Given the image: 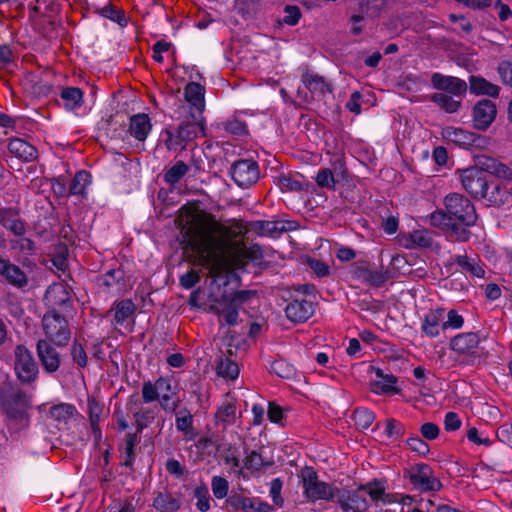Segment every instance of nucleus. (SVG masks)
Listing matches in <instances>:
<instances>
[{
  "label": "nucleus",
  "mask_w": 512,
  "mask_h": 512,
  "mask_svg": "<svg viewBox=\"0 0 512 512\" xmlns=\"http://www.w3.org/2000/svg\"><path fill=\"white\" fill-rule=\"evenodd\" d=\"M153 506L161 512H175L180 508V502L169 493H159L154 501Z\"/></svg>",
  "instance_id": "nucleus-37"
},
{
  "label": "nucleus",
  "mask_w": 512,
  "mask_h": 512,
  "mask_svg": "<svg viewBox=\"0 0 512 512\" xmlns=\"http://www.w3.org/2000/svg\"><path fill=\"white\" fill-rule=\"evenodd\" d=\"M303 263L306 264L317 277L323 278L330 274V266L322 260L307 256Z\"/></svg>",
  "instance_id": "nucleus-50"
},
{
  "label": "nucleus",
  "mask_w": 512,
  "mask_h": 512,
  "mask_svg": "<svg viewBox=\"0 0 512 512\" xmlns=\"http://www.w3.org/2000/svg\"><path fill=\"white\" fill-rule=\"evenodd\" d=\"M479 342L478 334L473 332L461 333L451 339L450 348L459 354L471 353L473 349L478 347Z\"/></svg>",
  "instance_id": "nucleus-20"
},
{
  "label": "nucleus",
  "mask_w": 512,
  "mask_h": 512,
  "mask_svg": "<svg viewBox=\"0 0 512 512\" xmlns=\"http://www.w3.org/2000/svg\"><path fill=\"white\" fill-rule=\"evenodd\" d=\"M217 374L221 377L234 380L239 375L238 365L228 358L220 359L217 364Z\"/></svg>",
  "instance_id": "nucleus-45"
},
{
  "label": "nucleus",
  "mask_w": 512,
  "mask_h": 512,
  "mask_svg": "<svg viewBox=\"0 0 512 512\" xmlns=\"http://www.w3.org/2000/svg\"><path fill=\"white\" fill-rule=\"evenodd\" d=\"M394 275L389 269L385 271L369 270L364 282L373 287H381L387 280L393 278Z\"/></svg>",
  "instance_id": "nucleus-48"
},
{
  "label": "nucleus",
  "mask_w": 512,
  "mask_h": 512,
  "mask_svg": "<svg viewBox=\"0 0 512 512\" xmlns=\"http://www.w3.org/2000/svg\"><path fill=\"white\" fill-rule=\"evenodd\" d=\"M71 356L79 367L84 368L87 366V354L82 344L78 343L76 340L71 347Z\"/></svg>",
  "instance_id": "nucleus-59"
},
{
  "label": "nucleus",
  "mask_w": 512,
  "mask_h": 512,
  "mask_svg": "<svg viewBox=\"0 0 512 512\" xmlns=\"http://www.w3.org/2000/svg\"><path fill=\"white\" fill-rule=\"evenodd\" d=\"M244 468L259 471L264 468V459L261 454L251 451L244 459Z\"/></svg>",
  "instance_id": "nucleus-56"
},
{
  "label": "nucleus",
  "mask_w": 512,
  "mask_h": 512,
  "mask_svg": "<svg viewBox=\"0 0 512 512\" xmlns=\"http://www.w3.org/2000/svg\"><path fill=\"white\" fill-rule=\"evenodd\" d=\"M431 100L447 113H455L461 107V101L454 100L451 96L444 93H434Z\"/></svg>",
  "instance_id": "nucleus-42"
},
{
  "label": "nucleus",
  "mask_w": 512,
  "mask_h": 512,
  "mask_svg": "<svg viewBox=\"0 0 512 512\" xmlns=\"http://www.w3.org/2000/svg\"><path fill=\"white\" fill-rule=\"evenodd\" d=\"M271 371L281 378H290L293 374V368L283 360H275L271 364Z\"/></svg>",
  "instance_id": "nucleus-63"
},
{
  "label": "nucleus",
  "mask_w": 512,
  "mask_h": 512,
  "mask_svg": "<svg viewBox=\"0 0 512 512\" xmlns=\"http://www.w3.org/2000/svg\"><path fill=\"white\" fill-rule=\"evenodd\" d=\"M431 83L435 89L448 92L457 97L465 95L468 89V85L464 80L440 73H434L431 76Z\"/></svg>",
  "instance_id": "nucleus-14"
},
{
  "label": "nucleus",
  "mask_w": 512,
  "mask_h": 512,
  "mask_svg": "<svg viewBox=\"0 0 512 512\" xmlns=\"http://www.w3.org/2000/svg\"><path fill=\"white\" fill-rule=\"evenodd\" d=\"M235 412L236 407L232 403H227L218 408L215 418L218 423H222L223 427L226 428L228 425H231L235 421Z\"/></svg>",
  "instance_id": "nucleus-46"
},
{
  "label": "nucleus",
  "mask_w": 512,
  "mask_h": 512,
  "mask_svg": "<svg viewBox=\"0 0 512 512\" xmlns=\"http://www.w3.org/2000/svg\"><path fill=\"white\" fill-rule=\"evenodd\" d=\"M31 400L32 396L16 384L4 382L0 386V405L9 431L19 432L29 426Z\"/></svg>",
  "instance_id": "nucleus-2"
},
{
  "label": "nucleus",
  "mask_w": 512,
  "mask_h": 512,
  "mask_svg": "<svg viewBox=\"0 0 512 512\" xmlns=\"http://www.w3.org/2000/svg\"><path fill=\"white\" fill-rule=\"evenodd\" d=\"M230 174L239 187H250L259 179L258 163L249 159L235 161L231 166Z\"/></svg>",
  "instance_id": "nucleus-11"
},
{
  "label": "nucleus",
  "mask_w": 512,
  "mask_h": 512,
  "mask_svg": "<svg viewBox=\"0 0 512 512\" xmlns=\"http://www.w3.org/2000/svg\"><path fill=\"white\" fill-rule=\"evenodd\" d=\"M95 12L101 16L116 22L121 27H126L128 24V18L123 9L117 8L112 3H107L103 8H96Z\"/></svg>",
  "instance_id": "nucleus-31"
},
{
  "label": "nucleus",
  "mask_w": 512,
  "mask_h": 512,
  "mask_svg": "<svg viewBox=\"0 0 512 512\" xmlns=\"http://www.w3.org/2000/svg\"><path fill=\"white\" fill-rule=\"evenodd\" d=\"M335 498L337 499L340 507L346 512L350 510H352V512L360 511L361 504L366 505V499L359 496L356 492L336 488Z\"/></svg>",
  "instance_id": "nucleus-26"
},
{
  "label": "nucleus",
  "mask_w": 512,
  "mask_h": 512,
  "mask_svg": "<svg viewBox=\"0 0 512 512\" xmlns=\"http://www.w3.org/2000/svg\"><path fill=\"white\" fill-rule=\"evenodd\" d=\"M14 354V369L17 378L25 384L34 382L37 379L39 370L32 353L24 345L20 344L15 347Z\"/></svg>",
  "instance_id": "nucleus-8"
},
{
  "label": "nucleus",
  "mask_w": 512,
  "mask_h": 512,
  "mask_svg": "<svg viewBox=\"0 0 512 512\" xmlns=\"http://www.w3.org/2000/svg\"><path fill=\"white\" fill-rule=\"evenodd\" d=\"M441 136L446 141L453 143L456 146L463 149L481 150L486 148L490 143L488 137L470 131H466L462 128L445 127L441 131Z\"/></svg>",
  "instance_id": "nucleus-7"
},
{
  "label": "nucleus",
  "mask_w": 512,
  "mask_h": 512,
  "mask_svg": "<svg viewBox=\"0 0 512 512\" xmlns=\"http://www.w3.org/2000/svg\"><path fill=\"white\" fill-rule=\"evenodd\" d=\"M211 488L213 495L217 499L228 497L229 482L225 478L221 476H214L211 481Z\"/></svg>",
  "instance_id": "nucleus-52"
},
{
  "label": "nucleus",
  "mask_w": 512,
  "mask_h": 512,
  "mask_svg": "<svg viewBox=\"0 0 512 512\" xmlns=\"http://www.w3.org/2000/svg\"><path fill=\"white\" fill-rule=\"evenodd\" d=\"M194 497L197 499L196 507L200 512H207L210 509L211 497L209 495L208 487L201 484L194 489Z\"/></svg>",
  "instance_id": "nucleus-47"
},
{
  "label": "nucleus",
  "mask_w": 512,
  "mask_h": 512,
  "mask_svg": "<svg viewBox=\"0 0 512 512\" xmlns=\"http://www.w3.org/2000/svg\"><path fill=\"white\" fill-rule=\"evenodd\" d=\"M0 275L5 280L18 288L27 285L28 279L25 272L19 266L12 264L10 260L4 259L0 256Z\"/></svg>",
  "instance_id": "nucleus-18"
},
{
  "label": "nucleus",
  "mask_w": 512,
  "mask_h": 512,
  "mask_svg": "<svg viewBox=\"0 0 512 512\" xmlns=\"http://www.w3.org/2000/svg\"><path fill=\"white\" fill-rule=\"evenodd\" d=\"M469 90L475 95H486L497 98L500 93V87L495 85L481 76L471 75L469 77Z\"/></svg>",
  "instance_id": "nucleus-23"
},
{
  "label": "nucleus",
  "mask_w": 512,
  "mask_h": 512,
  "mask_svg": "<svg viewBox=\"0 0 512 512\" xmlns=\"http://www.w3.org/2000/svg\"><path fill=\"white\" fill-rule=\"evenodd\" d=\"M49 415L55 421L64 422L66 424L70 418L77 416L78 412L74 405L60 403L50 407Z\"/></svg>",
  "instance_id": "nucleus-32"
},
{
  "label": "nucleus",
  "mask_w": 512,
  "mask_h": 512,
  "mask_svg": "<svg viewBox=\"0 0 512 512\" xmlns=\"http://www.w3.org/2000/svg\"><path fill=\"white\" fill-rule=\"evenodd\" d=\"M152 128L150 118L145 113L130 117L128 132L138 141H144Z\"/></svg>",
  "instance_id": "nucleus-22"
},
{
  "label": "nucleus",
  "mask_w": 512,
  "mask_h": 512,
  "mask_svg": "<svg viewBox=\"0 0 512 512\" xmlns=\"http://www.w3.org/2000/svg\"><path fill=\"white\" fill-rule=\"evenodd\" d=\"M410 483L421 492L439 491L442 483L433 475L427 477L408 476Z\"/></svg>",
  "instance_id": "nucleus-36"
},
{
  "label": "nucleus",
  "mask_w": 512,
  "mask_h": 512,
  "mask_svg": "<svg viewBox=\"0 0 512 512\" xmlns=\"http://www.w3.org/2000/svg\"><path fill=\"white\" fill-rule=\"evenodd\" d=\"M91 183V174L86 170L76 172L69 186V194L85 195L87 185Z\"/></svg>",
  "instance_id": "nucleus-33"
},
{
  "label": "nucleus",
  "mask_w": 512,
  "mask_h": 512,
  "mask_svg": "<svg viewBox=\"0 0 512 512\" xmlns=\"http://www.w3.org/2000/svg\"><path fill=\"white\" fill-rule=\"evenodd\" d=\"M406 443L412 451L421 456H426L430 451L429 445L417 435L408 438Z\"/></svg>",
  "instance_id": "nucleus-57"
},
{
  "label": "nucleus",
  "mask_w": 512,
  "mask_h": 512,
  "mask_svg": "<svg viewBox=\"0 0 512 512\" xmlns=\"http://www.w3.org/2000/svg\"><path fill=\"white\" fill-rule=\"evenodd\" d=\"M498 73L503 83L512 87V59L502 61L498 66Z\"/></svg>",
  "instance_id": "nucleus-64"
},
{
  "label": "nucleus",
  "mask_w": 512,
  "mask_h": 512,
  "mask_svg": "<svg viewBox=\"0 0 512 512\" xmlns=\"http://www.w3.org/2000/svg\"><path fill=\"white\" fill-rule=\"evenodd\" d=\"M386 5V0H358V11L367 17H377Z\"/></svg>",
  "instance_id": "nucleus-43"
},
{
  "label": "nucleus",
  "mask_w": 512,
  "mask_h": 512,
  "mask_svg": "<svg viewBox=\"0 0 512 512\" xmlns=\"http://www.w3.org/2000/svg\"><path fill=\"white\" fill-rule=\"evenodd\" d=\"M385 434L388 438L403 436L405 434L404 425L396 419L389 418L386 420Z\"/></svg>",
  "instance_id": "nucleus-55"
},
{
  "label": "nucleus",
  "mask_w": 512,
  "mask_h": 512,
  "mask_svg": "<svg viewBox=\"0 0 512 512\" xmlns=\"http://www.w3.org/2000/svg\"><path fill=\"white\" fill-rule=\"evenodd\" d=\"M409 243L405 244L407 248H430L433 244V238L427 230H416L409 234Z\"/></svg>",
  "instance_id": "nucleus-39"
},
{
  "label": "nucleus",
  "mask_w": 512,
  "mask_h": 512,
  "mask_svg": "<svg viewBox=\"0 0 512 512\" xmlns=\"http://www.w3.org/2000/svg\"><path fill=\"white\" fill-rule=\"evenodd\" d=\"M248 226L259 236H274L289 230L282 221L257 220L249 222Z\"/></svg>",
  "instance_id": "nucleus-21"
},
{
  "label": "nucleus",
  "mask_w": 512,
  "mask_h": 512,
  "mask_svg": "<svg viewBox=\"0 0 512 512\" xmlns=\"http://www.w3.org/2000/svg\"><path fill=\"white\" fill-rule=\"evenodd\" d=\"M54 294L55 300L54 304L63 306L70 301V295L65 287L62 285H55L53 287H49L47 294Z\"/></svg>",
  "instance_id": "nucleus-60"
},
{
  "label": "nucleus",
  "mask_w": 512,
  "mask_h": 512,
  "mask_svg": "<svg viewBox=\"0 0 512 512\" xmlns=\"http://www.w3.org/2000/svg\"><path fill=\"white\" fill-rule=\"evenodd\" d=\"M227 227L219 223L210 214H196L181 225L182 243L186 248L199 255L203 266L210 270L212 276H220L227 272L223 285L227 286L230 279L241 282L240 276L229 269L226 258L228 249Z\"/></svg>",
  "instance_id": "nucleus-1"
},
{
  "label": "nucleus",
  "mask_w": 512,
  "mask_h": 512,
  "mask_svg": "<svg viewBox=\"0 0 512 512\" xmlns=\"http://www.w3.org/2000/svg\"><path fill=\"white\" fill-rule=\"evenodd\" d=\"M461 182L466 192L476 200L485 198L486 190H488L490 186L485 174H482V171L476 169L474 166L462 171Z\"/></svg>",
  "instance_id": "nucleus-10"
},
{
  "label": "nucleus",
  "mask_w": 512,
  "mask_h": 512,
  "mask_svg": "<svg viewBox=\"0 0 512 512\" xmlns=\"http://www.w3.org/2000/svg\"><path fill=\"white\" fill-rule=\"evenodd\" d=\"M445 212L452 220H457L464 225L474 226L478 215L473 203L464 195L452 193L444 199Z\"/></svg>",
  "instance_id": "nucleus-3"
},
{
  "label": "nucleus",
  "mask_w": 512,
  "mask_h": 512,
  "mask_svg": "<svg viewBox=\"0 0 512 512\" xmlns=\"http://www.w3.org/2000/svg\"><path fill=\"white\" fill-rule=\"evenodd\" d=\"M496 115V105L489 99H482L473 107V125L476 129L485 131L495 120Z\"/></svg>",
  "instance_id": "nucleus-13"
},
{
  "label": "nucleus",
  "mask_w": 512,
  "mask_h": 512,
  "mask_svg": "<svg viewBox=\"0 0 512 512\" xmlns=\"http://www.w3.org/2000/svg\"><path fill=\"white\" fill-rule=\"evenodd\" d=\"M303 488L308 499L311 500H334L336 488L333 489L329 484L319 481L316 471L313 468H306L303 473Z\"/></svg>",
  "instance_id": "nucleus-9"
},
{
  "label": "nucleus",
  "mask_w": 512,
  "mask_h": 512,
  "mask_svg": "<svg viewBox=\"0 0 512 512\" xmlns=\"http://www.w3.org/2000/svg\"><path fill=\"white\" fill-rule=\"evenodd\" d=\"M8 151L24 161H33L37 158V149L23 139L15 138L8 143Z\"/></svg>",
  "instance_id": "nucleus-25"
},
{
  "label": "nucleus",
  "mask_w": 512,
  "mask_h": 512,
  "mask_svg": "<svg viewBox=\"0 0 512 512\" xmlns=\"http://www.w3.org/2000/svg\"><path fill=\"white\" fill-rule=\"evenodd\" d=\"M302 81L305 84L306 88L312 94H318L319 96H324L326 93H331L332 88L331 85L328 84L322 76L304 73L302 75Z\"/></svg>",
  "instance_id": "nucleus-27"
},
{
  "label": "nucleus",
  "mask_w": 512,
  "mask_h": 512,
  "mask_svg": "<svg viewBox=\"0 0 512 512\" xmlns=\"http://www.w3.org/2000/svg\"><path fill=\"white\" fill-rule=\"evenodd\" d=\"M255 290H238L233 293L223 292L220 297L215 298L216 303L224 305L223 321L220 325L235 326L238 323L239 309L252 296L256 295Z\"/></svg>",
  "instance_id": "nucleus-5"
},
{
  "label": "nucleus",
  "mask_w": 512,
  "mask_h": 512,
  "mask_svg": "<svg viewBox=\"0 0 512 512\" xmlns=\"http://www.w3.org/2000/svg\"><path fill=\"white\" fill-rule=\"evenodd\" d=\"M454 262L473 277L481 278L484 276L483 268L475 259L469 258L466 255H457L454 258Z\"/></svg>",
  "instance_id": "nucleus-38"
},
{
  "label": "nucleus",
  "mask_w": 512,
  "mask_h": 512,
  "mask_svg": "<svg viewBox=\"0 0 512 512\" xmlns=\"http://www.w3.org/2000/svg\"><path fill=\"white\" fill-rule=\"evenodd\" d=\"M316 182L320 187L334 188L335 178L333 172L328 168L321 169L316 176Z\"/></svg>",
  "instance_id": "nucleus-61"
},
{
  "label": "nucleus",
  "mask_w": 512,
  "mask_h": 512,
  "mask_svg": "<svg viewBox=\"0 0 512 512\" xmlns=\"http://www.w3.org/2000/svg\"><path fill=\"white\" fill-rule=\"evenodd\" d=\"M166 385V390L171 391V384L167 379L159 378L153 385L150 381L145 382L142 387V397L145 403H150L159 399V392L163 391V386Z\"/></svg>",
  "instance_id": "nucleus-29"
},
{
  "label": "nucleus",
  "mask_w": 512,
  "mask_h": 512,
  "mask_svg": "<svg viewBox=\"0 0 512 512\" xmlns=\"http://www.w3.org/2000/svg\"><path fill=\"white\" fill-rule=\"evenodd\" d=\"M67 254L68 248L66 244L60 243L55 247L52 262L58 270L65 271L67 268Z\"/></svg>",
  "instance_id": "nucleus-53"
},
{
  "label": "nucleus",
  "mask_w": 512,
  "mask_h": 512,
  "mask_svg": "<svg viewBox=\"0 0 512 512\" xmlns=\"http://www.w3.org/2000/svg\"><path fill=\"white\" fill-rule=\"evenodd\" d=\"M52 342L40 339L37 342V354L45 371L53 373L58 370L61 363L60 354L52 346Z\"/></svg>",
  "instance_id": "nucleus-15"
},
{
  "label": "nucleus",
  "mask_w": 512,
  "mask_h": 512,
  "mask_svg": "<svg viewBox=\"0 0 512 512\" xmlns=\"http://www.w3.org/2000/svg\"><path fill=\"white\" fill-rule=\"evenodd\" d=\"M192 120L181 123L177 129V139L181 142H189L195 139L199 133L204 135V118L202 115L190 113Z\"/></svg>",
  "instance_id": "nucleus-17"
},
{
  "label": "nucleus",
  "mask_w": 512,
  "mask_h": 512,
  "mask_svg": "<svg viewBox=\"0 0 512 512\" xmlns=\"http://www.w3.org/2000/svg\"><path fill=\"white\" fill-rule=\"evenodd\" d=\"M236 8L239 14L245 18H255L263 8L262 0H236Z\"/></svg>",
  "instance_id": "nucleus-35"
},
{
  "label": "nucleus",
  "mask_w": 512,
  "mask_h": 512,
  "mask_svg": "<svg viewBox=\"0 0 512 512\" xmlns=\"http://www.w3.org/2000/svg\"><path fill=\"white\" fill-rule=\"evenodd\" d=\"M182 413H184L183 416L177 415L176 417V428L185 434H191L193 432V417L186 409L181 411L179 414Z\"/></svg>",
  "instance_id": "nucleus-54"
},
{
  "label": "nucleus",
  "mask_w": 512,
  "mask_h": 512,
  "mask_svg": "<svg viewBox=\"0 0 512 512\" xmlns=\"http://www.w3.org/2000/svg\"><path fill=\"white\" fill-rule=\"evenodd\" d=\"M100 285L107 288L113 287L114 285H125L124 272L120 269H110L104 275L98 277Z\"/></svg>",
  "instance_id": "nucleus-44"
},
{
  "label": "nucleus",
  "mask_w": 512,
  "mask_h": 512,
  "mask_svg": "<svg viewBox=\"0 0 512 512\" xmlns=\"http://www.w3.org/2000/svg\"><path fill=\"white\" fill-rule=\"evenodd\" d=\"M254 502V499L233 490L226 498L225 506L233 508L234 511L254 512Z\"/></svg>",
  "instance_id": "nucleus-28"
},
{
  "label": "nucleus",
  "mask_w": 512,
  "mask_h": 512,
  "mask_svg": "<svg viewBox=\"0 0 512 512\" xmlns=\"http://www.w3.org/2000/svg\"><path fill=\"white\" fill-rule=\"evenodd\" d=\"M200 279L201 277L199 272L197 270L191 269L180 276L179 283L183 288L191 289L200 281Z\"/></svg>",
  "instance_id": "nucleus-62"
},
{
  "label": "nucleus",
  "mask_w": 512,
  "mask_h": 512,
  "mask_svg": "<svg viewBox=\"0 0 512 512\" xmlns=\"http://www.w3.org/2000/svg\"><path fill=\"white\" fill-rule=\"evenodd\" d=\"M42 325L48 338L47 341L59 347H64L69 343L71 332L68 321L57 310L51 309L46 312L42 318Z\"/></svg>",
  "instance_id": "nucleus-4"
},
{
  "label": "nucleus",
  "mask_w": 512,
  "mask_h": 512,
  "mask_svg": "<svg viewBox=\"0 0 512 512\" xmlns=\"http://www.w3.org/2000/svg\"><path fill=\"white\" fill-rule=\"evenodd\" d=\"M285 314L291 322H306L314 314L313 303L305 299H294L286 306Z\"/></svg>",
  "instance_id": "nucleus-16"
},
{
  "label": "nucleus",
  "mask_w": 512,
  "mask_h": 512,
  "mask_svg": "<svg viewBox=\"0 0 512 512\" xmlns=\"http://www.w3.org/2000/svg\"><path fill=\"white\" fill-rule=\"evenodd\" d=\"M205 91L203 85L194 81L184 87V98L196 110L195 114L202 115L205 109Z\"/></svg>",
  "instance_id": "nucleus-19"
},
{
  "label": "nucleus",
  "mask_w": 512,
  "mask_h": 512,
  "mask_svg": "<svg viewBox=\"0 0 512 512\" xmlns=\"http://www.w3.org/2000/svg\"><path fill=\"white\" fill-rule=\"evenodd\" d=\"M189 171V166L183 161H177L164 173V181L170 185L178 183Z\"/></svg>",
  "instance_id": "nucleus-40"
},
{
  "label": "nucleus",
  "mask_w": 512,
  "mask_h": 512,
  "mask_svg": "<svg viewBox=\"0 0 512 512\" xmlns=\"http://www.w3.org/2000/svg\"><path fill=\"white\" fill-rule=\"evenodd\" d=\"M474 167L497 178L512 180V170L502 162L488 155H475Z\"/></svg>",
  "instance_id": "nucleus-12"
},
{
  "label": "nucleus",
  "mask_w": 512,
  "mask_h": 512,
  "mask_svg": "<svg viewBox=\"0 0 512 512\" xmlns=\"http://www.w3.org/2000/svg\"><path fill=\"white\" fill-rule=\"evenodd\" d=\"M430 224L444 232L445 236L455 242H466L470 239V226L452 220L444 210H437L430 215Z\"/></svg>",
  "instance_id": "nucleus-6"
},
{
  "label": "nucleus",
  "mask_w": 512,
  "mask_h": 512,
  "mask_svg": "<svg viewBox=\"0 0 512 512\" xmlns=\"http://www.w3.org/2000/svg\"><path fill=\"white\" fill-rule=\"evenodd\" d=\"M489 205L494 207H501L507 203H509V193L506 186H502L500 184H496L493 186L492 190L488 192L486 190L485 198Z\"/></svg>",
  "instance_id": "nucleus-34"
},
{
  "label": "nucleus",
  "mask_w": 512,
  "mask_h": 512,
  "mask_svg": "<svg viewBox=\"0 0 512 512\" xmlns=\"http://www.w3.org/2000/svg\"><path fill=\"white\" fill-rule=\"evenodd\" d=\"M61 98L64 101L67 110H75L80 108L83 101V91L78 87H66L61 91Z\"/></svg>",
  "instance_id": "nucleus-30"
},
{
  "label": "nucleus",
  "mask_w": 512,
  "mask_h": 512,
  "mask_svg": "<svg viewBox=\"0 0 512 512\" xmlns=\"http://www.w3.org/2000/svg\"><path fill=\"white\" fill-rule=\"evenodd\" d=\"M284 12L286 13V16L282 19L281 23L290 26L296 25L302 16L299 7L296 5H286L284 7Z\"/></svg>",
  "instance_id": "nucleus-58"
},
{
  "label": "nucleus",
  "mask_w": 512,
  "mask_h": 512,
  "mask_svg": "<svg viewBox=\"0 0 512 512\" xmlns=\"http://www.w3.org/2000/svg\"><path fill=\"white\" fill-rule=\"evenodd\" d=\"M355 425L361 429H368L375 419L373 412L368 409L361 408L356 409L353 413Z\"/></svg>",
  "instance_id": "nucleus-49"
},
{
  "label": "nucleus",
  "mask_w": 512,
  "mask_h": 512,
  "mask_svg": "<svg viewBox=\"0 0 512 512\" xmlns=\"http://www.w3.org/2000/svg\"><path fill=\"white\" fill-rule=\"evenodd\" d=\"M19 214V209L14 207L0 208V223L9 229L16 236H22L25 233L24 222L13 217Z\"/></svg>",
  "instance_id": "nucleus-24"
},
{
  "label": "nucleus",
  "mask_w": 512,
  "mask_h": 512,
  "mask_svg": "<svg viewBox=\"0 0 512 512\" xmlns=\"http://www.w3.org/2000/svg\"><path fill=\"white\" fill-rule=\"evenodd\" d=\"M136 306L131 299H123L115 304L114 319L122 324L126 319L134 314Z\"/></svg>",
  "instance_id": "nucleus-41"
},
{
  "label": "nucleus",
  "mask_w": 512,
  "mask_h": 512,
  "mask_svg": "<svg viewBox=\"0 0 512 512\" xmlns=\"http://www.w3.org/2000/svg\"><path fill=\"white\" fill-rule=\"evenodd\" d=\"M277 184L282 191H301L304 190V183L289 176L281 175L277 178Z\"/></svg>",
  "instance_id": "nucleus-51"
}]
</instances>
